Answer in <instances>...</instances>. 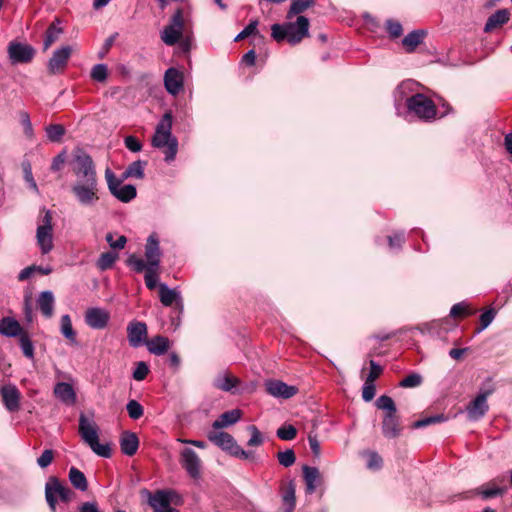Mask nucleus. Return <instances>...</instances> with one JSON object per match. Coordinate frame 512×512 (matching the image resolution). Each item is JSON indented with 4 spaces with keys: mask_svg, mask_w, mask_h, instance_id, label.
I'll return each mask as SVG.
<instances>
[{
    "mask_svg": "<svg viewBox=\"0 0 512 512\" xmlns=\"http://www.w3.org/2000/svg\"><path fill=\"white\" fill-rule=\"evenodd\" d=\"M145 165L146 162L140 160L132 162L123 173V178L142 179L144 177Z\"/></svg>",
    "mask_w": 512,
    "mask_h": 512,
    "instance_id": "obj_39",
    "label": "nucleus"
},
{
    "mask_svg": "<svg viewBox=\"0 0 512 512\" xmlns=\"http://www.w3.org/2000/svg\"><path fill=\"white\" fill-rule=\"evenodd\" d=\"M58 493V497L63 502H69L74 496V492L66 485H63L56 477H50L45 484V498L52 510L56 511V498L53 493Z\"/></svg>",
    "mask_w": 512,
    "mask_h": 512,
    "instance_id": "obj_8",
    "label": "nucleus"
},
{
    "mask_svg": "<svg viewBox=\"0 0 512 512\" xmlns=\"http://www.w3.org/2000/svg\"><path fill=\"white\" fill-rule=\"evenodd\" d=\"M149 373V367L145 362H138L136 368L133 371V378L136 381L144 380Z\"/></svg>",
    "mask_w": 512,
    "mask_h": 512,
    "instance_id": "obj_55",
    "label": "nucleus"
},
{
    "mask_svg": "<svg viewBox=\"0 0 512 512\" xmlns=\"http://www.w3.org/2000/svg\"><path fill=\"white\" fill-rule=\"evenodd\" d=\"M425 33L421 30H415L411 33L407 34L403 40L402 44L407 52H412L415 48L422 42Z\"/></svg>",
    "mask_w": 512,
    "mask_h": 512,
    "instance_id": "obj_36",
    "label": "nucleus"
},
{
    "mask_svg": "<svg viewBox=\"0 0 512 512\" xmlns=\"http://www.w3.org/2000/svg\"><path fill=\"white\" fill-rule=\"evenodd\" d=\"M276 435L281 440H293L297 435V430L292 425H284L277 430Z\"/></svg>",
    "mask_w": 512,
    "mask_h": 512,
    "instance_id": "obj_50",
    "label": "nucleus"
},
{
    "mask_svg": "<svg viewBox=\"0 0 512 512\" xmlns=\"http://www.w3.org/2000/svg\"><path fill=\"white\" fill-rule=\"evenodd\" d=\"M8 54L13 64L29 63L35 55V50L29 44L11 42L8 46Z\"/></svg>",
    "mask_w": 512,
    "mask_h": 512,
    "instance_id": "obj_14",
    "label": "nucleus"
},
{
    "mask_svg": "<svg viewBox=\"0 0 512 512\" xmlns=\"http://www.w3.org/2000/svg\"><path fill=\"white\" fill-rule=\"evenodd\" d=\"M72 171L76 177L71 192L80 206L92 208L100 200V183L95 164L89 154L82 149L73 151Z\"/></svg>",
    "mask_w": 512,
    "mask_h": 512,
    "instance_id": "obj_1",
    "label": "nucleus"
},
{
    "mask_svg": "<svg viewBox=\"0 0 512 512\" xmlns=\"http://www.w3.org/2000/svg\"><path fill=\"white\" fill-rule=\"evenodd\" d=\"M207 437L213 444L228 452L231 456L242 460L253 458V453L241 448L233 436L227 432L219 431V429H213L208 433Z\"/></svg>",
    "mask_w": 512,
    "mask_h": 512,
    "instance_id": "obj_5",
    "label": "nucleus"
},
{
    "mask_svg": "<svg viewBox=\"0 0 512 512\" xmlns=\"http://www.w3.org/2000/svg\"><path fill=\"white\" fill-rule=\"evenodd\" d=\"M161 255L158 237L156 234H151L145 245V266L159 268Z\"/></svg>",
    "mask_w": 512,
    "mask_h": 512,
    "instance_id": "obj_17",
    "label": "nucleus"
},
{
    "mask_svg": "<svg viewBox=\"0 0 512 512\" xmlns=\"http://www.w3.org/2000/svg\"><path fill=\"white\" fill-rule=\"evenodd\" d=\"M184 75L176 68H169L164 74V86L168 93L176 96L183 89Z\"/></svg>",
    "mask_w": 512,
    "mask_h": 512,
    "instance_id": "obj_18",
    "label": "nucleus"
},
{
    "mask_svg": "<svg viewBox=\"0 0 512 512\" xmlns=\"http://www.w3.org/2000/svg\"><path fill=\"white\" fill-rule=\"evenodd\" d=\"M105 179L111 194L122 186V179H118L114 172L109 168L105 170Z\"/></svg>",
    "mask_w": 512,
    "mask_h": 512,
    "instance_id": "obj_46",
    "label": "nucleus"
},
{
    "mask_svg": "<svg viewBox=\"0 0 512 512\" xmlns=\"http://www.w3.org/2000/svg\"><path fill=\"white\" fill-rule=\"evenodd\" d=\"M495 315H496V312L494 309H489V310L485 311L484 313H482L480 316L481 327L479 330L481 331V330L486 329L491 324L493 319L495 318Z\"/></svg>",
    "mask_w": 512,
    "mask_h": 512,
    "instance_id": "obj_60",
    "label": "nucleus"
},
{
    "mask_svg": "<svg viewBox=\"0 0 512 512\" xmlns=\"http://www.w3.org/2000/svg\"><path fill=\"white\" fill-rule=\"evenodd\" d=\"M277 460L280 465L290 467L295 463L296 456L292 449H287L286 451L277 453Z\"/></svg>",
    "mask_w": 512,
    "mask_h": 512,
    "instance_id": "obj_48",
    "label": "nucleus"
},
{
    "mask_svg": "<svg viewBox=\"0 0 512 512\" xmlns=\"http://www.w3.org/2000/svg\"><path fill=\"white\" fill-rule=\"evenodd\" d=\"M22 333V327L20 323L11 318L4 317L0 320V334L7 337H15Z\"/></svg>",
    "mask_w": 512,
    "mask_h": 512,
    "instance_id": "obj_31",
    "label": "nucleus"
},
{
    "mask_svg": "<svg viewBox=\"0 0 512 512\" xmlns=\"http://www.w3.org/2000/svg\"><path fill=\"white\" fill-rule=\"evenodd\" d=\"M239 379L230 373H223L218 375L213 385L215 388L220 389L225 392H230L234 387H236L239 384Z\"/></svg>",
    "mask_w": 512,
    "mask_h": 512,
    "instance_id": "obj_33",
    "label": "nucleus"
},
{
    "mask_svg": "<svg viewBox=\"0 0 512 512\" xmlns=\"http://www.w3.org/2000/svg\"><path fill=\"white\" fill-rule=\"evenodd\" d=\"M146 346L150 353L154 355H163L168 351L170 347V341L167 337L156 336L148 340L146 342Z\"/></svg>",
    "mask_w": 512,
    "mask_h": 512,
    "instance_id": "obj_32",
    "label": "nucleus"
},
{
    "mask_svg": "<svg viewBox=\"0 0 512 512\" xmlns=\"http://www.w3.org/2000/svg\"><path fill=\"white\" fill-rule=\"evenodd\" d=\"M248 431L251 434L250 439L247 442L248 446H260L263 443V436L259 429L255 425L248 426Z\"/></svg>",
    "mask_w": 512,
    "mask_h": 512,
    "instance_id": "obj_51",
    "label": "nucleus"
},
{
    "mask_svg": "<svg viewBox=\"0 0 512 512\" xmlns=\"http://www.w3.org/2000/svg\"><path fill=\"white\" fill-rule=\"evenodd\" d=\"M179 463L186 473L194 480L201 477L202 460L191 448H183L179 452Z\"/></svg>",
    "mask_w": 512,
    "mask_h": 512,
    "instance_id": "obj_11",
    "label": "nucleus"
},
{
    "mask_svg": "<svg viewBox=\"0 0 512 512\" xmlns=\"http://www.w3.org/2000/svg\"><path fill=\"white\" fill-rule=\"evenodd\" d=\"M61 333L71 343H76V333L72 327L71 318L68 314L61 317Z\"/></svg>",
    "mask_w": 512,
    "mask_h": 512,
    "instance_id": "obj_41",
    "label": "nucleus"
},
{
    "mask_svg": "<svg viewBox=\"0 0 512 512\" xmlns=\"http://www.w3.org/2000/svg\"><path fill=\"white\" fill-rule=\"evenodd\" d=\"M282 502L285 506L284 512H294L296 505L295 484L291 481L282 493Z\"/></svg>",
    "mask_w": 512,
    "mask_h": 512,
    "instance_id": "obj_34",
    "label": "nucleus"
},
{
    "mask_svg": "<svg viewBox=\"0 0 512 512\" xmlns=\"http://www.w3.org/2000/svg\"><path fill=\"white\" fill-rule=\"evenodd\" d=\"M386 26L391 37L397 38L402 34L403 29L400 22L388 20Z\"/></svg>",
    "mask_w": 512,
    "mask_h": 512,
    "instance_id": "obj_62",
    "label": "nucleus"
},
{
    "mask_svg": "<svg viewBox=\"0 0 512 512\" xmlns=\"http://www.w3.org/2000/svg\"><path fill=\"white\" fill-rule=\"evenodd\" d=\"M125 147L132 152H139L142 150L141 142L134 136H126L124 139Z\"/></svg>",
    "mask_w": 512,
    "mask_h": 512,
    "instance_id": "obj_61",
    "label": "nucleus"
},
{
    "mask_svg": "<svg viewBox=\"0 0 512 512\" xmlns=\"http://www.w3.org/2000/svg\"><path fill=\"white\" fill-rule=\"evenodd\" d=\"M289 43L298 44L309 35V20L305 16H298L295 22H287Z\"/></svg>",
    "mask_w": 512,
    "mask_h": 512,
    "instance_id": "obj_15",
    "label": "nucleus"
},
{
    "mask_svg": "<svg viewBox=\"0 0 512 512\" xmlns=\"http://www.w3.org/2000/svg\"><path fill=\"white\" fill-rule=\"evenodd\" d=\"M79 434L82 440L91 448V450L98 456L109 458L111 456V448L109 444H100L98 435V426L89 419L85 414L81 413L79 416Z\"/></svg>",
    "mask_w": 512,
    "mask_h": 512,
    "instance_id": "obj_4",
    "label": "nucleus"
},
{
    "mask_svg": "<svg viewBox=\"0 0 512 512\" xmlns=\"http://www.w3.org/2000/svg\"><path fill=\"white\" fill-rule=\"evenodd\" d=\"M314 0H293L287 13V18L291 19L294 15H298L308 9Z\"/></svg>",
    "mask_w": 512,
    "mask_h": 512,
    "instance_id": "obj_43",
    "label": "nucleus"
},
{
    "mask_svg": "<svg viewBox=\"0 0 512 512\" xmlns=\"http://www.w3.org/2000/svg\"><path fill=\"white\" fill-rule=\"evenodd\" d=\"M117 259L118 254L115 252L102 253L97 260V268L101 271H106L114 265Z\"/></svg>",
    "mask_w": 512,
    "mask_h": 512,
    "instance_id": "obj_40",
    "label": "nucleus"
},
{
    "mask_svg": "<svg viewBox=\"0 0 512 512\" xmlns=\"http://www.w3.org/2000/svg\"><path fill=\"white\" fill-rule=\"evenodd\" d=\"M105 238L113 249H123L127 243V238L123 235L119 236L117 240H113V234L107 233Z\"/></svg>",
    "mask_w": 512,
    "mask_h": 512,
    "instance_id": "obj_57",
    "label": "nucleus"
},
{
    "mask_svg": "<svg viewBox=\"0 0 512 512\" xmlns=\"http://www.w3.org/2000/svg\"><path fill=\"white\" fill-rule=\"evenodd\" d=\"M268 394L276 398L289 399L297 394L298 388L288 385L280 380H268L265 383Z\"/></svg>",
    "mask_w": 512,
    "mask_h": 512,
    "instance_id": "obj_16",
    "label": "nucleus"
},
{
    "mask_svg": "<svg viewBox=\"0 0 512 512\" xmlns=\"http://www.w3.org/2000/svg\"><path fill=\"white\" fill-rule=\"evenodd\" d=\"M501 482L498 479H494L481 487L480 493L483 498L489 499L502 495L506 491V487H499L498 483Z\"/></svg>",
    "mask_w": 512,
    "mask_h": 512,
    "instance_id": "obj_35",
    "label": "nucleus"
},
{
    "mask_svg": "<svg viewBox=\"0 0 512 512\" xmlns=\"http://www.w3.org/2000/svg\"><path fill=\"white\" fill-rule=\"evenodd\" d=\"M37 305L46 318H50L54 312V295L51 291H43L37 298Z\"/></svg>",
    "mask_w": 512,
    "mask_h": 512,
    "instance_id": "obj_29",
    "label": "nucleus"
},
{
    "mask_svg": "<svg viewBox=\"0 0 512 512\" xmlns=\"http://www.w3.org/2000/svg\"><path fill=\"white\" fill-rule=\"evenodd\" d=\"M258 21H251L236 37L235 41H240L252 34H255L257 31Z\"/></svg>",
    "mask_w": 512,
    "mask_h": 512,
    "instance_id": "obj_58",
    "label": "nucleus"
},
{
    "mask_svg": "<svg viewBox=\"0 0 512 512\" xmlns=\"http://www.w3.org/2000/svg\"><path fill=\"white\" fill-rule=\"evenodd\" d=\"M242 417V411L233 409L222 413L212 424L213 429H221L237 423Z\"/></svg>",
    "mask_w": 512,
    "mask_h": 512,
    "instance_id": "obj_25",
    "label": "nucleus"
},
{
    "mask_svg": "<svg viewBox=\"0 0 512 512\" xmlns=\"http://www.w3.org/2000/svg\"><path fill=\"white\" fill-rule=\"evenodd\" d=\"M159 298L160 302L166 307L175 305L178 308H182L183 306L180 292L176 289L169 288L164 283L159 284Z\"/></svg>",
    "mask_w": 512,
    "mask_h": 512,
    "instance_id": "obj_23",
    "label": "nucleus"
},
{
    "mask_svg": "<svg viewBox=\"0 0 512 512\" xmlns=\"http://www.w3.org/2000/svg\"><path fill=\"white\" fill-rule=\"evenodd\" d=\"M36 239L42 254H48L53 249L52 214L49 210L45 211L41 223L37 227Z\"/></svg>",
    "mask_w": 512,
    "mask_h": 512,
    "instance_id": "obj_7",
    "label": "nucleus"
},
{
    "mask_svg": "<svg viewBox=\"0 0 512 512\" xmlns=\"http://www.w3.org/2000/svg\"><path fill=\"white\" fill-rule=\"evenodd\" d=\"M110 319L108 311L102 308H89L85 313L86 324L93 329H103L107 326Z\"/></svg>",
    "mask_w": 512,
    "mask_h": 512,
    "instance_id": "obj_19",
    "label": "nucleus"
},
{
    "mask_svg": "<svg viewBox=\"0 0 512 512\" xmlns=\"http://www.w3.org/2000/svg\"><path fill=\"white\" fill-rule=\"evenodd\" d=\"M375 396V385L372 382L365 381L362 388V398L364 401L369 402Z\"/></svg>",
    "mask_w": 512,
    "mask_h": 512,
    "instance_id": "obj_63",
    "label": "nucleus"
},
{
    "mask_svg": "<svg viewBox=\"0 0 512 512\" xmlns=\"http://www.w3.org/2000/svg\"><path fill=\"white\" fill-rule=\"evenodd\" d=\"M406 107L410 113L423 121L435 119L437 110L434 102L421 93H416L406 99Z\"/></svg>",
    "mask_w": 512,
    "mask_h": 512,
    "instance_id": "obj_6",
    "label": "nucleus"
},
{
    "mask_svg": "<svg viewBox=\"0 0 512 512\" xmlns=\"http://www.w3.org/2000/svg\"><path fill=\"white\" fill-rule=\"evenodd\" d=\"M121 451L127 456H133L139 447V440L135 433L124 432L120 439Z\"/></svg>",
    "mask_w": 512,
    "mask_h": 512,
    "instance_id": "obj_27",
    "label": "nucleus"
},
{
    "mask_svg": "<svg viewBox=\"0 0 512 512\" xmlns=\"http://www.w3.org/2000/svg\"><path fill=\"white\" fill-rule=\"evenodd\" d=\"M72 55V48L69 45L56 49L47 63V70L52 75L62 74L68 66Z\"/></svg>",
    "mask_w": 512,
    "mask_h": 512,
    "instance_id": "obj_13",
    "label": "nucleus"
},
{
    "mask_svg": "<svg viewBox=\"0 0 512 512\" xmlns=\"http://www.w3.org/2000/svg\"><path fill=\"white\" fill-rule=\"evenodd\" d=\"M488 392L479 394L470 404L466 407V412L470 420L476 421L481 419L489 409L487 403Z\"/></svg>",
    "mask_w": 512,
    "mask_h": 512,
    "instance_id": "obj_20",
    "label": "nucleus"
},
{
    "mask_svg": "<svg viewBox=\"0 0 512 512\" xmlns=\"http://www.w3.org/2000/svg\"><path fill=\"white\" fill-rule=\"evenodd\" d=\"M61 21L56 18L47 28L45 38L43 42V50H48L52 44H54L63 33L62 27H60Z\"/></svg>",
    "mask_w": 512,
    "mask_h": 512,
    "instance_id": "obj_28",
    "label": "nucleus"
},
{
    "mask_svg": "<svg viewBox=\"0 0 512 512\" xmlns=\"http://www.w3.org/2000/svg\"><path fill=\"white\" fill-rule=\"evenodd\" d=\"M184 30V18L181 9H178L170 19L162 33L161 40L168 46L175 45L182 37Z\"/></svg>",
    "mask_w": 512,
    "mask_h": 512,
    "instance_id": "obj_10",
    "label": "nucleus"
},
{
    "mask_svg": "<svg viewBox=\"0 0 512 512\" xmlns=\"http://www.w3.org/2000/svg\"><path fill=\"white\" fill-rule=\"evenodd\" d=\"M20 346L23 351V354L32 359L34 357V347L31 340L26 335H21L20 337Z\"/></svg>",
    "mask_w": 512,
    "mask_h": 512,
    "instance_id": "obj_54",
    "label": "nucleus"
},
{
    "mask_svg": "<svg viewBox=\"0 0 512 512\" xmlns=\"http://www.w3.org/2000/svg\"><path fill=\"white\" fill-rule=\"evenodd\" d=\"M383 460L380 455H378L376 452H369L368 453V461H367V467L372 470L380 469L382 466Z\"/></svg>",
    "mask_w": 512,
    "mask_h": 512,
    "instance_id": "obj_59",
    "label": "nucleus"
},
{
    "mask_svg": "<svg viewBox=\"0 0 512 512\" xmlns=\"http://www.w3.org/2000/svg\"><path fill=\"white\" fill-rule=\"evenodd\" d=\"M447 420V417L443 414H439L436 416H429L420 420L415 421L412 424V428L419 429L432 424L441 423Z\"/></svg>",
    "mask_w": 512,
    "mask_h": 512,
    "instance_id": "obj_44",
    "label": "nucleus"
},
{
    "mask_svg": "<svg viewBox=\"0 0 512 512\" xmlns=\"http://www.w3.org/2000/svg\"><path fill=\"white\" fill-rule=\"evenodd\" d=\"M509 11L507 9H499L493 13L486 21L484 32L489 33L496 28L501 27L509 21Z\"/></svg>",
    "mask_w": 512,
    "mask_h": 512,
    "instance_id": "obj_24",
    "label": "nucleus"
},
{
    "mask_svg": "<svg viewBox=\"0 0 512 512\" xmlns=\"http://www.w3.org/2000/svg\"><path fill=\"white\" fill-rule=\"evenodd\" d=\"M112 195L119 201L128 203L136 197L137 191L134 185L126 184L122 185L119 189L112 193Z\"/></svg>",
    "mask_w": 512,
    "mask_h": 512,
    "instance_id": "obj_38",
    "label": "nucleus"
},
{
    "mask_svg": "<svg viewBox=\"0 0 512 512\" xmlns=\"http://www.w3.org/2000/svg\"><path fill=\"white\" fill-rule=\"evenodd\" d=\"M126 409L129 417L134 420L141 418L144 413L142 405L136 400H130L126 405Z\"/></svg>",
    "mask_w": 512,
    "mask_h": 512,
    "instance_id": "obj_47",
    "label": "nucleus"
},
{
    "mask_svg": "<svg viewBox=\"0 0 512 512\" xmlns=\"http://www.w3.org/2000/svg\"><path fill=\"white\" fill-rule=\"evenodd\" d=\"M303 476L306 483L307 493H314L321 478L318 468L307 465L303 466Z\"/></svg>",
    "mask_w": 512,
    "mask_h": 512,
    "instance_id": "obj_30",
    "label": "nucleus"
},
{
    "mask_svg": "<svg viewBox=\"0 0 512 512\" xmlns=\"http://www.w3.org/2000/svg\"><path fill=\"white\" fill-rule=\"evenodd\" d=\"M128 341L132 347H139L147 336V326L144 322L133 321L127 327Z\"/></svg>",
    "mask_w": 512,
    "mask_h": 512,
    "instance_id": "obj_22",
    "label": "nucleus"
},
{
    "mask_svg": "<svg viewBox=\"0 0 512 512\" xmlns=\"http://www.w3.org/2000/svg\"><path fill=\"white\" fill-rule=\"evenodd\" d=\"M172 114L167 112L156 126L155 134L152 138V145L156 148H165V161L170 162L175 159L178 150V141L171 134Z\"/></svg>",
    "mask_w": 512,
    "mask_h": 512,
    "instance_id": "obj_2",
    "label": "nucleus"
},
{
    "mask_svg": "<svg viewBox=\"0 0 512 512\" xmlns=\"http://www.w3.org/2000/svg\"><path fill=\"white\" fill-rule=\"evenodd\" d=\"M127 265L137 273L145 272L144 280L148 289L152 290L156 287L159 278V268L146 267L145 261L135 254L128 257Z\"/></svg>",
    "mask_w": 512,
    "mask_h": 512,
    "instance_id": "obj_12",
    "label": "nucleus"
},
{
    "mask_svg": "<svg viewBox=\"0 0 512 512\" xmlns=\"http://www.w3.org/2000/svg\"><path fill=\"white\" fill-rule=\"evenodd\" d=\"M108 76V68L105 64L94 65L91 70V78L97 82H104Z\"/></svg>",
    "mask_w": 512,
    "mask_h": 512,
    "instance_id": "obj_49",
    "label": "nucleus"
},
{
    "mask_svg": "<svg viewBox=\"0 0 512 512\" xmlns=\"http://www.w3.org/2000/svg\"><path fill=\"white\" fill-rule=\"evenodd\" d=\"M69 480L76 489L82 492L88 489V482L84 473L75 467H71L69 470Z\"/></svg>",
    "mask_w": 512,
    "mask_h": 512,
    "instance_id": "obj_37",
    "label": "nucleus"
},
{
    "mask_svg": "<svg viewBox=\"0 0 512 512\" xmlns=\"http://www.w3.org/2000/svg\"><path fill=\"white\" fill-rule=\"evenodd\" d=\"M53 459H54V451L51 449H46L42 452L40 457H38L37 464L41 468H46L52 463Z\"/></svg>",
    "mask_w": 512,
    "mask_h": 512,
    "instance_id": "obj_56",
    "label": "nucleus"
},
{
    "mask_svg": "<svg viewBox=\"0 0 512 512\" xmlns=\"http://www.w3.org/2000/svg\"><path fill=\"white\" fill-rule=\"evenodd\" d=\"M1 396L6 409L16 412L20 408L21 394L15 385H5L1 388Z\"/></svg>",
    "mask_w": 512,
    "mask_h": 512,
    "instance_id": "obj_21",
    "label": "nucleus"
},
{
    "mask_svg": "<svg viewBox=\"0 0 512 512\" xmlns=\"http://www.w3.org/2000/svg\"><path fill=\"white\" fill-rule=\"evenodd\" d=\"M422 383V376L418 373H412L406 376L400 382V386L404 388H413L417 387Z\"/></svg>",
    "mask_w": 512,
    "mask_h": 512,
    "instance_id": "obj_52",
    "label": "nucleus"
},
{
    "mask_svg": "<svg viewBox=\"0 0 512 512\" xmlns=\"http://www.w3.org/2000/svg\"><path fill=\"white\" fill-rule=\"evenodd\" d=\"M180 496L173 490H158L149 498L154 512H179L171 504H179Z\"/></svg>",
    "mask_w": 512,
    "mask_h": 512,
    "instance_id": "obj_9",
    "label": "nucleus"
},
{
    "mask_svg": "<svg viewBox=\"0 0 512 512\" xmlns=\"http://www.w3.org/2000/svg\"><path fill=\"white\" fill-rule=\"evenodd\" d=\"M288 24L285 23L283 25H280V24H273L272 27H271V31H272V37L277 41V42H280V41H283L284 39H287V41L289 42V31H288Z\"/></svg>",
    "mask_w": 512,
    "mask_h": 512,
    "instance_id": "obj_45",
    "label": "nucleus"
},
{
    "mask_svg": "<svg viewBox=\"0 0 512 512\" xmlns=\"http://www.w3.org/2000/svg\"><path fill=\"white\" fill-rule=\"evenodd\" d=\"M19 116H20V122H21V125L23 126L25 135L28 138H32L33 137V127H32V123H31L29 114L26 111H21L19 113Z\"/></svg>",
    "mask_w": 512,
    "mask_h": 512,
    "instance_id": "obj_53",
    "label": "nucleus"
},
{
    "mask_svg": "<svg viewBox=\"0 0 512 512\" xmlns=\"http://www.w3.org/2000/svg\"><path fill=\"white\" fill-rule=\"evenodd\" d=\"M55 396L66 404H74L76 401V393L71 384L59 382L54 387Z\"/></svg>",
    "mask_w": 512,
    "mask_h": 512,
    "instance_id": "obj_26",
    "label": "nucleus"
},
{
    "mask_svg": "<svg viewBox=\"0 0 512 512\" xmlns=\"http://www.w3.org/2000/svg\"><path fill=\"white\" fill-rule=\"evenodd\" d=\"M378 409L385 411L382 420V433L388 439L400 436L402 427L397 416V409L393 399L387 395L380 396L375 403Z\"/></svg>",
    "mask_w": 512,
    "mask_h": 512,
    "instance_id": "obj_3",
    "label": "nucleus"
},
{
    "mask_svg": "<svg viewBox=\"0 0 512 512\" xmlns=\"http://www.w3.org/2000/svg\"><path fill=\"white\" fill-rule=\"evenodd\" d=\"M381 373L382 367L375 361L370 360V372L365 381L374 383V381L381 375Z\"/></svg>",
    "mask_w": 512,
    "mask_h": 512,
    "instance_id": "obj_64",
    "label": "nucleus"
},
{
    "mask_svg": "<svg viewBox=\"0 0 512 512\" xmlns=\"http://www.w3.org/2000/svg\"><path fill=\"white\" fill-rule=\"evenodd\" d=\"M47 138L51 142H60L65 134V128L61 124H51L45 128Z\"/></svg>",
    "mask_w": 512,
    "mask_h": 512,
    "instance_id": "obj_42",
    "label": "nucleus"
}]
</instances>
